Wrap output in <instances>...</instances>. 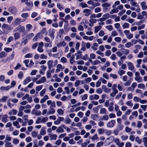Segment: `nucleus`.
Returning a JSON list of instances; mask_svg holds the SVG:
<instances>
[{
  "label": "nucleus",
  "instance_id": "nucleus-1",
  "mask_svg": "<svg viewBox=\"0 0 147 147\" xmlns=\"http://www.w3.org/2000/svg\"><path fill=\"white\" fill-rule=\"evenodd\" d=\"M47 104L48 106L50 105L47 114L48 115L51 114H53L55 113V109L54 108L56 107L55 102H52L51 100H48L47 101Z\"/></svg>",
  "mask_w": 147,
  "mask_h": 147
},
{
  "label": "nucleus",
  "instance_id": "nucleus-2",
  "mask_svg": "<svg viewBox=\"0 0 147 147\" xmlns=\"http://www.w3.org/2000/svg\"><path fill=\"white\" fill-rule=\"evenodd\" d=\"M48 32L49 36L51 37V39L52 40L55 37L54 34L55 33V30L53 28H50L48 30Z\"/></svg>",
  "mask_w": 147,
  "mask_h": 147
},
{
  "label": "nucleus",
  "instance_id": "nucleus-3",
  "mask_svg": "<svg viewBox=\"0 0 147 147\" xmlns=\"http://www.w3.org/2000/svg\"><path fill=\"white\" fill-rule=\"evenodd\" d=\"M8 11L13 14H16L17 12V9L14 6H11L9 8Z\"/></svg>",
  "mask_w": 147,
  "mask_h": 147
},
{
  "label": "nucleus",
  "instance_id": "nucleus-4",
  "mask_svg": "<svg viewBox=\"0 0 147 147\" xmlns=\"http://www.w3.org/2000/svg\"><path fill=\"white\" fill-rule=\"evenodd\" d=\"M111 5V4L108 3H105L102 5L103 7V11L105 12H106L107 11V7H109Z\"/></svg>",
  "mask_w": 147,
  "mask_h": 147
},
{
  "label": "nucleus",
  "instance_id": "nucleus-5",
  "mask_svg": "<svg viewBox=\"0 0 147 147\" xmlns=\"http://www.w3.org/2000/svg\"><path fill=\"white\" fill-rule=\"evenodd\" d=\"M83 12L84 13L85 16H88L91 14L92 11L89 9H85L83 10Z\"/></svg>",
  "mask_w": 147,
  "mask_h": 147
},
{
  "label": "nucleus",
  "instance_id": "nucleus-6",
  "mask_svg": "<svg viewBox=\"0 0 147 147\" xmlns=\"http://www.w3.org/2000/svg\"><path fill=\"white\" fill-rule=\"evenodd\" d=\"M124 32L127 38L130 39L133 37V34L131 33L128 30H125Z\"/></svg>",
  "mask_w": 147,
  "mask_h": 147
},
{
  "label": "nucleus",
  "instance_id": "nucleus-7",
  "mask_svg": "<svg viewBox=\"0 0 147 147\" xmlns=\"http://www.w3.org/2000/svg\"><path fill=\"white\" fill-rule=\"evenodd\" d=\"M116 123L115 121L114 120H111L109 121L107 124L108 127H112L115 126Z\"/></svg>",
  "mask_w": 147,
  "mask_h": 147
},
{
  "label": "nucleus",
  "instance_id": "nucleus-8",
  "mask_svg": "<svg viewBox=\"0 0 147 147\" xmlns=\"http://www.w3.org/2000/svg\"><path fill=\"white\" fill-rule=\"evenodd\" d=\"M23 22L22 19L19 18H17L13 22V24L15 25H19L21 22Z\"/></svg>",
  "mask_w": 147,
  "mask_h": 147
},
{
  "label": "nucleus",
  "instance_id": "nucleus-9",
  "mask_svg": "<svg viewBox=\"0 0 147 147\" xmlns=\"http://www.w3.org/2000/svg\"><path fill=\"white\" fill-rule=\"evenodd\" d=\"M62 53V50H59L58 53L53 54L52 56L53 57L59 58L61 57Z\"/></svg>",
  "mask_w": 147,
  "mask_h": 147
},
{
  "label": "nucleus",
  "instance_id": "nucleus-10",
  "mask_svg": "<svg viewBox=\"0 0 147 147\" xmlns=\"http://www.w3.org/2000/svg\"><path fill=\"white\" fill-rule=\"evenodd\" d=\"M53 63V61L52 60H49L47 62V64L49 69H50L54 67Z\"/></svg>",
  "mask_w": 147,
  "mask_h": 147
},
{
  "label": "nucleus",
  "instance_id": "nucleus-11",
  "mask_svg": "<svg viewBox=\"0 0 147 147\" xmlns=\"http://www.w3.org/2000/svg\"><path fill=\"white\" fill-rule=\"evenodd\" d=\"M64 120V118L63 117H58L57 120L55 121L54 122V123L55 125L59 124L61 121H63Z\"/></svg>",
  "mask_w": 147,
  "mask_h": 147
},
{
  "label": "nucleus",
  "instance_id": "nucleus-12",
  "mask_svg": "<svg viewBox=\"0 0 147 147\" xmlns=\"http://www.w3.org/2000/svg\"><path fill=\"white\" fill-rule=\"evenodd\" d=\"M32 113L33 115H34L37 116L40 115L41 114V112L39 111H37L35 109H34L32 111Z\"/></svg>",
  "mask_w": 147,
  "mask_h": 147
},
{
  "label": "nucleus",
  "instance_id": "nucleus-13",
  "mask_svg": "<svg viewBox=\"0 0 147 147\" xmlns=\"http://www.w3.org/2000/svg\"><path fill=\"white\" fill-rule=\"evenodd\" d=\"M31 78L30 76L27 77L23 81V84L24 85H26L29 82L31 81Z\"/></svg>",
  "mask_w": 147,
  "mask_h": 147
},
{
  "label": "nucleus",
  "instance_id": "nucleus-14",
  "mask_svg": "<svg viewBox=\"0 0 147 147\" xmlns=\"http://www.w3.org/2000/svg\"><path fill=\"white\" fill-rule=\"evenodd\" d=\"M102 89L104 90V92L107 93H109L111 91V89L107 88L106 86L103 85L102 86Z\"/></svg>",
  "mask_w": 147,
  "mask_h": 147
},
{
  "label": "nucleus",
  "instance_id": "nucleus-15",
  "mask_svg": "<svg viewBox=\"0 0 147 147\" xmlns=\"http://www.w3.org/2000/svg\"><path fill=\"white\" fill-rule=\"evenodd\" d=\"M127 66L128 67V69L131 71L133 70L134 68V67L133 65V64L130 62L128 63Z\"/></svg>",
  "mask_w": 147,
  "mask_h": 147
},
{
  "label": "nucleus",
  "instance_id": "nucleus-16",
  "mask_svg": "<svg viewBox=\"0 0 147 147\" xmlns=\"http://www.w3.org/2000/svg\"><path fill=\"white\" fill-rule=\"evenodd\" d=\"M66 45V43L65 41H62L58 43L57 45V46L58 48H60L61 47H64Z\"/></svg>",
  "mask_w": 147,
  "mask_h": 147
},
{
  "label": "nucleus",
  "instance_id": "nucleus-17",
  "mask_svg": "<svg viewBox=\"0 0 147 147\" xmlns=\"http://www.w3.org/2000/svg\"><path fill=\"white\" fill-rule=\"evenodd\" d=\"M19 30L20 32L24 33L25 32V28L24 26H22V25H19Z\"/></svg>",
  "mask_w": 147,
  "mask_h": 147
},
{
  "label": "nucleus",
  "instance_id": "nucleus-18",
  "mask_svg": "<svg viewBox=\"0 0 147 147\" xmlns=\"http://www.w3.org/2000/svg\"><path fill=\"white\" fill-rule=\"evenodd\" d=\"M15 40H16L20 38V34L19 32H16L13 34Z\"/></svg>",
  "mask_w": 147,
  "mask_h": 147
},
{
  "label": "nucleus",
  "instance_id": "nucleus-19",
  "mask_svg": "<svg viewBox=\"0 0 147 147\" xmlns=\"http://www.w3.org/2000/svg\"><path fill=\"white\" fill-rule=\"evenodd\" d=\"M8 116L7 115H5L2 116V121L4 123H6L8 121L7 118Z\"/></svg>",
  "mask_w": 147,
  "mask_h": 147
},
{
  "label": "nucleus",
  "instance_id": "nucleus-20",
  "mask_svg": "<svg viewBox=\"0 0 147 147\" xmlns=\"http://www.w3.org/2000/svg\"><path fill=\"white\" fill-rule=\"evenodd\" d=\"M18 112V111L16 109H13L8 113V114L10 115H16Z\"/></svg>",
  "mask_w": 147,
  "mask_h": 147
},
{
  "label": "nucleus",
  "instance_id": "nucleus-21",
  "mask_svg": "<svg viewBox=\"0 0 147 147\" xmlns=\"http://www.w3.org/2000/svg\"><path fill=\"white\" fill-rule=\"evenodd\" d=\"M64 131L63 129L61 127V126L59 127L56 130L57 133H62Z\"/></svg>",
  "mask_w": 147,
  "mask_h": 147
},
{
  "label": "nucleus",
  "instance_id": "nucleus-22",
  "mask_svg": "<svg viewBox=\"0 0 147 147\" xmlns=\"http://www.w3.org/2000/svg\"><path fill=\"white\" fill-rule=\"evenodd\" d=\"M11 88V87L9 86H7L6 87L2 86L0 87V89L1 90H7Z\"/></svg>",
  "mask_w": 147,
  "mask_h": 147
},
{
  "label": "nucleus",
  "instance_id": "nucleus-23",
  "mask_svg": "<svg viewBox=\"0 0 147 147\" xmlns=\"http://www.w3.org/2000/svg\"><path fill=\"white\" fill-rule=\"evenodd\" d=\"M8 98L7 96H3L2 98L0 99V102H5Z\"/></svg>",
  "mask_w": 147,
  "mask_h": 147
},
{
  "label": "nucleus",
  "instance_id": "nucleus-24",
  "mask_svg": "<svg viewBox=\"0 0 147 147\" xmlns=\"http://www.w3.org/2000/svg\"><path fill=\"white\" fill-rule=\"evenodd\" d=\"M50 137V139L51 140H56L57 137V135L56 134L51 135L49 134Z\"/></svg>",
  "mask_w": 147,
  "mask_h": 147
},
{
  "label": "nucleus",
  "instance_id": "nucleus-25",
  "mask_svg": "<svg viewBox=\"0 0 147 147\" xmlns=\"http://www.w3.org/2000/svg\"><path fill=\"white\" fill-rule=\"evenodd\" d=\"M25 3L26 5L29 8H31L33 5V3L31 1L28 2H26Z\"/></svg>",
  "mask_w": 147,
  "mask_h": 147
},
{
  "label": "nucleus",
  "instance_id": "nucleus-26",
  "mask_svg": "<svg viewBox=\"0 0 147 147\" xmlns=\"http://www.w3.org/2000/svg\"><path fill=\"white\" fill-rule=\"evenodd\" d=\"M13 125L15 126L16 128H19L20 127V126L19 125L18 122L17 121H14L13 122Z\"/></svg>",
  "mask_w": 147,
  "mask_h": 147
},
{
  "label": "nucleus",
  "instance_id": "nucleus-27",
  "mask_svg": "<svg viewBox=\"0 0 147 147\" xmlns=\"http://www.w3.org/2000/svg\"><path fill=\"white\" fill-rule=\"evenodd\" d=\"M40 33H38L33 39V41L34 42L36 41L37 39L40 37Z\"/></svg>",
  "mask_w": 147,
  "mask_h": 147
},
{
  "label": "nucleus",
  "instance_id": "nucleus-28",
  "mask_svg": "<svg viewBox=\"0 0 147 147\" xmlns=\"http://www.w3.org/2000/svg\"><path fill=\"white\" fill-rule=\"evenodd\" d=\"M98 46V44L96 43H94L93 44V46L91 47L94 50H96L97 49V47Z\"/></svg>",
  "mask_w": 147,
  "mask_h": 147
},
{
  "label": "nucleus",
  "instance_id": "nucleus-29",
  "mask_svg": "<svg viewBox=\"0 0 147 147\" xmlns=\"http://www.w3.org/2000/svg\"><path fill=\"white\" fill-rule=\"evenodd\" d=\"M102 27L100 26H96L95 27L94 32L97 33L101 28Z\"/></svg>",
  "mask_w": 147,
  "mask_h": 147
},
{
  "label": "nucleus",
  "instance_id": "nucleus-30",
  "mask_svg": "<svg viewBox=\"0 0 147 147\" xmlns=\"http://www.w3.org/2000/svg\"><path fill=\"white\" fill-rule=\"evenodd\" d=\"M75 57V55L74 54L72 55L70 59V63L71 64H73V63L75 62V61L74 60Z\"/></svg>",
  "mask_w": 147,
  "mask_h": 147
},
{
  "label": "nucleus",
  "instance_id": "nucleus-31",
  "mask_svg": "<svg viewBox=\"0 0 147 147\" xmlns=\"http://www.w3.org/2000/svg\"><path fill=\"white\" fill-rule=\"evenodd\" d=\"M79 5L83 8L88 7V5L86 3L83 2L80 3Z\"/></svg>",
  "mask_w": 147,
  "mask_h": 147
},
{
  "label": "nucleus",
  "instance_id": "nucleus-32",
  "mask_svg": "<svg viewBox=\"0 0 147 147\" xmlns=\"http://www.w3.org/2000/svg\"><path fill=\"white\" fill-rule=\"evenodd\" d=\"M117 87V84H114L113 85L112 88V89L113 91H115V92H118V91L116 89Z\"/></svg>",
  "mask_w": 147,
  "mask_h": 147
},
{
  "label": "nucleus",
  "instance_id": "nucleus-33",
  "mask_svg": "<svg viewBox=\"0 0 147 147\" xmlns=\"http://www.w3.org/2000/svg\"><path fill=\"white\" fill-rule=\"evenodd\" d=\"M122 52L124 53V54L125 55H127L129 53V49H122Z\"/></svg>",
  "mask_w": 147,
  "mask_h": 147
},
{
  "label": "nucleus",
  "instance_id": "nucleus-34",
  "mask_svg": "<svg viewBox=\"0 0 147 147\" xmlns=\"http://www.w3.org/2000/svg\"><path fill=\"white\" fill-rule=\"evenodd\" d=\"M34 36V34L33 33H31L26 35V37L28 39H30Z\"/></svg>",
  "mask_w": 147,
  "mask_h": 147
},
{
  "label": "nucleus",
  "instance_id": "nucleus-35",
  "mask_svg": "<svg viewBox=\"0 0 147 147\" xmlns=\"http://www.w3.org/2000/svg\"><path fill=\"white\" fill-rule=\"evenodd\" d=\"M119 10L117 9H112L110 12V13L111 14H112L113 13H117L119 12Z\"/></svg>",
  "mask_w": 147,
  "mask_h": 147
},
{
  "label": "nucleus",
  "instance_id": "nucleus-36",
  "mask_svg": "<svg viewBox=\"0 0 147 147\" xmlns=\"http://www.w3.org/2000/svg\"><path fill=\"white\" fill-rule=\"evenodd\" d=\"M11 138L8 135H7L6 136V138L4 140V142L5 143H7V142L10 141H11Z\"/></svg>",
  "mask_w": 147,
  "mask_h": 147
},
{
  "label": "nucleus",
  "instance_id": "nucleus-37",
  "mask_svg": "<svg viewBox=\"0 0 147 147\" xmlns=\"http://www.w3.org/2000/svg\"><path fill=\"white\" fill-rule=\"evenodd\" d=\"M123 126L122 124H117V129L119 131H121L123 129Z\"/></svg>",
  "mask_w": 147,
  "mask_h": 147
},
{
  "label": "nucleus",
  "instance_id": "nucleus-38",
  "mask_svg": "<svg viewBox=\"0 0 147 147\" xmlns=\"http://www.w3.org/2000/svg\"><path fill=\"white\" fill-rule=\"evenodd\" d=\"M91 118L94 120H96L98 118V116L97 115H91Z\"/></svg>",
  "mask_w": 147,
  "mask_h": 147
},
{
  "label": "nucleus",
  "instance_id": "nucleus-39",
  "mask_svg": "<svg viewBox=\"0 0 147 147\" xmlns=\"http://www.w3.org/2000/svg\"><path fill=\"white\" fill-rule=\"evenodd\" d=\"M100 113L101 114H107V110L105 108H102L101 109L100 111Z\"/></svg>",
  "mask_w": 147,
  "mask_h": 147
},
{
  "label": "nucleus",
  "instance_id": "nucleus-40",
  "mask_svg": "<svg viewBox=\"0 0 147 147\" xmlns=\"http://www.w3.org/2000/svg\"><path fill=\"white\" fill-rule=\"evenodd\" d=\"M144 22V20H141L139 22H136L135 23H134L132 24V25H134L135 24L136 25H140L141 24Z\"/></svg>",
  "mask_w": 147,
  "mask_h": 147
},
{
  "label": "nucleus",
  "instance_id": "nucleus-41",
  "mask_svg": "<svg viewBox=\"0 0 147 147\" xmlns=\"http://www.w3.org/2000/svg\"><path fill=\"white\" fill-rule=\"evenodd\" d=\"M23 75L24 74L23 72L22 71H20L18 74V77L19 79H22V78Z\"/></svg>",
  "mask_w": 147,
  "mask_h": 147
},
{
  "label": "nucleus",
  "instance_id": "nucleus-42",
  "mask_svg": "<svg viewBox=\"0 0 147 147\" xmlns=\"http://www.w3.org/2000/svg\"><path fill=\"white\" fill-rule=\"evenodd\" d=\"M24 95V94L22 92H20L17 94V97L18 98H20L23 96Z\"/></svg>",
  "mask_w": 147,
  "mask_h": 147
},
{
  "label": "nucleus",
  "instance_id": "nucleus-43",
  "mask_svg": "<svg viewBox=\"0 0 147 147\" xmlns=\"http://www.w3.org/2000/svg\"><path fill=\"white\" fill-rule=\"evenodd\" d=\"M129 24L127 23H125L122 26L123 28H128L129 27Z\"/></svg>",
  "mask_w": 147,
  "mask_h": 147
},
{
  "label": "nucleus",
  "instance_id": "nucleus-44",
  "mask_svg": "<svg viewBox=\"0 0 147 147\" xmlns=\"http://www.w3.org/2000/svg\"><path fill=\"white\" fill-rule=\"evenodd\" d=\"M21 16L23 18H25V19L28 17V14L27 13H22L21 15Z\"/></svg>",
  "mask_w": 147,
  "mask_h": 147
},
{
  "label": "nucleus",
  "instance_id": "nucleus-45",
  "mask_svg": "<svg viewBox=\"0 0 147 147\" xmlns=\"http://www.w3.org/2000/svg\"><path fill=\"white\" fill-rule=\"evenodd\" d=\"M44 40L45 41L48 43H49L51 44L52 43V42L50 40V39L48 37H44Z\"/></svg>",
  "mask_w": 147,
  "mask_h": 147
},
{
  "label": "nucleus",
  "instance_id": "nucleus-46",
  "mask_svg": "<svg viewBox=\"0 0 147 147\" xmlns=\"http://www.w3.org/2000/svg\"><path fill=\"white\" fill-rule=\"evenodd\" d=\"M110 58L113 61L115 60V59H117V58L116 57V55L114 54H112Z\"/></svg>",
  "mask_w": 147,
  "mask_h": 147
},
{
  "label": "nucleus",
  "instance_id": "nucleus-47",
  "mask_svg": "<svg viewBox=\"0 0 147 147\" xmlns=\"http://www.w3.org/2000/svg\"><path fill=\"white\" fill-rule=\"evenodd\" d=\"M135 140L139 144H141L142 143V140L140 139L138 137H136V138Z\"/></svg>",
  "mask_w": 147,
  "mask_h": 147
},
{
  "label": "nucleus",
  "instance_id": "nucleus-48",
  "mask_svg": "<svg viewBox=\"0 0 147 147\" xmlns=\"http://www.w3.org/2000/svg\"><path fill=\"white\" fill-rule=\"evenodd\" d=\"M130 4H131V5L132 6H135L136 7H137V8H138L139 7V6L137 4V3L136 2H130Z\"/></svg>",
  "mask_w": 147,
  "mask_h": 147
},
{
  "label": "nucleus",
  "instance_id": "nucleus-49",
  "mask_svg": "<svg viewBox=\"0 0 147 147\" xmlns=\"http://www.w3.org/2000/svg\"><path fill=\"white\" fill-rule=\"evenodd\" d=\"M13 143L15 144H17L19 142V140L17 138H14L13 139Z\"/></svg>",
  "mask_w": 147,
  "mask_h": 147
},
{
  "label": "nucleus",
  "instance_id": "nucleus-50",
  "mask_svg": "<svg viewBox=\"0 0 147 147\" xmlns=\"http://www.w3.org/2000/svg\"><path fill=\"white\" fill-rule=\"evenodd\" d=\"M142 9L143 10H145V7L146 6V3L145 2H142L141 4Z\"/></svg>",
  "mask_w": 147,
  "mask_h": 147
},
{
  "label": "nucleus",
  "instance_id": "nucleus-51",
  "mask_svg": "<svg viewBox=\"0 0 147 147\" xmlns=\"http://www.w3.org/2000/svg\"><path fill=\"white\" fill-rule=\"evenodd\" d=\"M32 26L30 24H28L26 26V28L28 31H30L32 28Z\"/></svg>",
  "mask_w": 147,
  "mask_h": 147
},
{
  "label": "nucleus",
  "instance_id": "nucleus-52",
  "mask_svg": "<svg viewBox=\"0 0 147 147\" xmlns=\"http://www.w3.org/2000/svg\"><path fill=\"white\" fill-rule=\"evenodd\" d=\"M138 87L140 88L143 89L145 88V86L143 84H138Z\"/></svg>",
  "mask_w": 147,
  "mask_h": 147
},
{
  "label": "nucleus",
  "instance_id": "nucleus-53",
  "mask_svg": "<svg viewBox=\"0 0 147 147\" xmlns=\"http://www.w3.org/2000/svg\"><path fill=\"white\" fill-rule=\"evenodd\" d=\"M6 56L5 52L4 51L0 53V58H2L5 57Z\"/></svg>",
  "mask_w": 147,
  "mask_h": 147
},
{
  "label": "nucleus",
  "instance_id": "nucleus-54",
  "mask_svg": "<svg viewBox=\"0 0 147 147\" xmlns=\"http://www.w3.org/2000/svg\"><path fill=\"white\" fill-rule=\"evenodd\" d=\"M120 3V2L119 1H116L112 5V7L114 8H115L117 5H119Z\"/></svg>",
  "mask_w": 147,
  "mask_h": 147
},
{
  "label": "nucleus",
  "instance_id": "nucleus-55",
  "mask_svg": "<svg viewBox=\"0 0 147 147\" xmlns=\"http://www.w3.org/2000/svg\"><path fill=\"white\" fill-rule=\"evenodd\" d=\"M60 61L63 63H65L67 62V59L65 57H62Z\"/></svg>",
  "mask_w": 147,
  "mask_h": 147
},
{
  "label": "nucleus",
  "instance_id": "nucleus-56",
  "mask_svg": "<svg viewBox=\"0 0 147 147\" xmlns=\"http://www.w3.org/2000/svg\"><path fill=\"white\" fill-rule=\"evenodd\" d=\"M48 120V118L47 117H45L42 118L41 119V122L44 123L47 121Z\"/></svg>",
  "mask_w": 147,
  "mask_h": 147
},
{
  "label": "nucleus",
  "instance_id": "nucleus-57",
  "mask_svg": "<svg viewBox=\"0 0 147 147\" xmlns=\"http://www.w3.org/2000/svg\"><path fill=\"white\" fill-rule=\"evenodd\" d=\"M13 39V37L12 36H11L9 37L8 38L7 43L9 44L12 41Z\"/></svg>",
  "mask_w": 147,
  "mask_h": 147
},
{
  "label": "nucleus",
  "instance_id": "nucleus-58",
  "mask_svg": "<svg viewBox=\"0 0 147 147\" xmlns=\"http://www.w3.org/2000/svg\"><path fill=\"white\" fill-rule=\"evenodd\" d=\"M144 17L140 13L138 15L137 18L138 19L141 20L143 19Z\"/></svg>",
  "mask_w": 147,
  "mask_h": 147
},
{
  "label": "nucleus",
  "instance_id": "nucleus-59",
  "mask_svg": "<svg viewBox=\"0 0 147 147\" xmlns=\"http://www.w3.org/2000/svg\"><path fill=\"white\" fill-rule=\"evenodd\" d=\"M126 104L128 106L132 107L133 104V103L131 102V101H127L126 102Z\"/></svg>",
  "mask_w": 147,
  "mask_h": 147
},
{
  "label": "nucleus",
  "instance_id": "nucleus-60",
  "mask_svg": "<svg viewBox=\"0 0 147 147\" xmlns=\"http://www.w3.org/2000/svg\"><path fill=\"white\" fill-rule=\"evenodd\" d=\"M4 50L6 52H8L12 51V49L9 48L5 47L4 49Z\"/></svg>",
  "mask_w": 147,
  "mask_h": 147
},
{
  "label": "nucleus",
  "instance_id": "nucleus-61",
  "mask_svg": "<svg viewBox=\"0 0 147 147\" xmlns=\"http://www.w3.org/2000/svg\"><path fill=\"white\" fill-rule=\"evenodd\" d=\"M57 113L60 115H63L64 113L63 111L61 109H59L57 110Z\"/></svg>",
  "mask_w": 147,
  "mask_h": 147
},
{
  "label": "nucleus",
  "instance_id": "nucleus-62",
  "mask_svg": "<svg viewBox=\"0 0 147 147\" xmlns=\"http://www.w3.org/2000/svg\"><path fill=\"white\" fill-rule=\"evenodd\" d=\"M109 117L107 115H105L103 116L102 119H101V120H108L109 119Z\"/></svg>",
  "mask_w": 147,
  "mask_h": 147
},
{
  "label": "nucleus",
  "instance_id": "nucleus-63",
  "mask_svg": "<svg viewBox=\"0 0 147 147\" xmlns=\"http://www.w3.org/2000/svg\"><path fill=\"white\" fill-rule=\"evenodd\" d=\"M5 147H13V146L11 145V143L8 142L6 143L5 144Z\"/></svg>",
  "mask_w": 147,
  "mask_h": 147
},
{
  "label": "nucleus",
  "instance_id": "nucleus-64",
  "mask_svg": "<svg viewBox=\"0 0 147 147\" xmlns=\"http://www.w3.org/2000/svg\"><path fill=\"white\" fill-rule=\"evenodd\" d=\"M103 142H98L97 144L96 147H100V146H102L103 145Z\"/></svg>",
  "mask_w": 147,
  "mask_h": 147
}]
</instances>
